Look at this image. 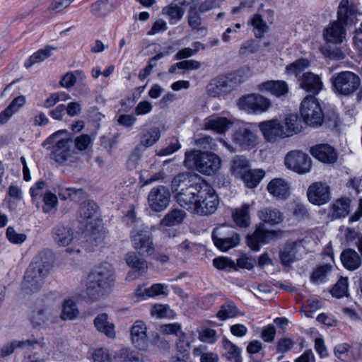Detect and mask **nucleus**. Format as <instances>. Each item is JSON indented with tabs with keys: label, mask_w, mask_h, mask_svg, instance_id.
I'll list each match as a JSON object with an SVG mask.
<instances>
[{
	"label": "nucleus",
	"mask_w": 362,
	"mask_h": 362,
	"mask_svg": "<svg viewBox=\"0 0 362 362\" xmlns=\"http://www.w3.org/2000/svg\"><path fill=\"white\" fill-rule=\"evenodd\" d=\"M182 207L191 213L200 216L214 214L219 204V199L215 190L209 185L199 184L192 187L180 199Z\"/></svg>",
	"instance_id": "nucleus-1"
},
{
	"label": "nucleus",
	"mask_w": 362,
	"mask_h": 362,
	"mask_svg": "<svg viewBox=\"0 0 362 362\" xmlns=\"http://www.w3.org/2000/svg\"><path fill=\"white\" fill-rule=\"evenodd\" d=\"M52 262V254L47 251L39 252L33 258L22 282V290L25 293L32 294L41 289L44 279L51 269Z\"/></svg>",
	"instance_id": "nucleus-2"
},
{
	"label": "nucleus",
	"mask_w": 362,
	"mask_h": 362,
	"mask_svg": "<svg viewBox=\"0 0 362 362\" xmlns=\"http://www.w3.org/2000/svg\"><path fill=\"white\" fill-rule=\"evenodd\" d=\"M114 276L113 268L107 263L93 269L86 280V292L89 298L95 300L103 296L114 281Z\"/></svg>",
	"instance_id": "nucleus-3"
},
{
	"label": "nucleus",
	"mask_w": 362,
	"mask_h": 362,
	"mask_svg": "<svg viewBox=\"0 0 362 362\" xmlns=\"http://www.w3.org/2000/svg\"><path fill=\"white\" fill-rule=\"evenodd\" d=\"M251 76L250 69L243 67L227 76H217L208 84L207 92L214 98L227 95Z\"/></svg>",
	"instance_id": "nucleus-4"
},
{
	"label": "nucleus",
	"mask_w": 362,
	"mask_h": 362,
	"mask_svg": "<svg viewBox=\"0 0 362 362\" xmlns=\"http://www.w3.org/2000/svg\"><path fill=\"white\" fill-rule=\"evenodd\" d=\"M185 164L189 168H196L202 174L211 175L221 168V160L214 153L193 151L186 152Z\"/></svg>",
	"instance_id": "nucleus-5"
},
{
	"label": "nucleus",
	"mask_w": 362,
	"mask_h": 362,
	"mask_svg": "<svg viewBox=\"0 0 362 362\" xmlns=\"http://www.w3.org/2000/svg\"><path fill=\"white\" fill-rule=\"evenodd\" d=\"M63 132H57L43 142V145L52 144V158L59 163L75 161V152L71 149L72 140L69 138H61Z\"/></svg>",
	"instance_id": "nucleus-6"
},
{
	"label": "nucleus",
	"mask_w": 362,
	"mask_h": 362,
	"mask_svg": "<svg viewBox=\"0 0 362 362\" xmlns=\"http://www.w3.org/2000/svg\"><path fill=\"white\" fill-rule=\"evenodd\" d=\"M333 91L339 96H350L361 86V78L355 73L344 71L335 74L330 79Z\"/></svg>",
	"instance_id": "nucleus-7"
},
{
	"label": "nucleus",
	"mask_w": 362,
	"mask_h": 362,
	"mask_svg": "<svg viewBox=\"0 0 362 362\" xmlns=\"http://www.w3.org/2000/svg\"><path fill=\"white\" fill-rule=\"evenodd\" d=\"M133 248L141 256L148 257L155 252L153 236L146 226L134 228L130 233Z\"/></svg>",
	"instance_id": "nucleus-8"
},
{
	"label": "nucleus",
	"mask_w": 362,
	"mask_h": 362,
	"mask_svg": "<svg viewBox=\"0 0 362 362\" xmlns=\"http://www.w3.org/2000/svg\"><path fill=\"white\" fill-rule=\"evenodd\" d=\"M300 115L308 125L320 127L323 123L324 116L317 99L313 95H307L301 102Z\"/></svg>",
	"instance_id": "nucleus-9"
},
{
	"label": "nucleus",
	"mask_w": 362,
	"mask_h": 362,
	"mask_svg": "<svg viewBox=\"0 0 362 362\" xmlns=\"http://www.w3.org/2000/svg\"><path fill=\"white\" fill-rule=\"evenodd\" d=\"M212 239L214 245L221 251H227L240 243V238L229 226L221 225L213 230Z\"/></svg>",
	"instance_id": "nucleus-10"
},
{
	"label": "nucleus",
	"mask_w": 362,
	"mask_h": 362,
	"mask_svg": "<svg viewBox=\"0 0 362 362\" xmlns=\"http://www.w3.org/2000/svg\"><path fill=\"white\" fill-rule=\"evenodd\" d=\"M237 105L247 113L257 114L267 112L271 107V101L259 94L252 93L240 98Z\"/></svg>",
	"instance_id": "nucleus-11"
},
{
	"label": "nucleus",
	"mask_w": 362,
	"mask_h": 362,
	"mask_svg": "<svg viewBox=\"0 0 362 362\" xmlns=\"http://www.w3.org/2000/svg\"><path fill=\"white\" fill-rule=\"evenodd\" d=\"M286 166L299 174L309 173L312 168L310 157L301 151L288 152L284 160Z\"/></svg>",
	"instance_id": "nucleus-12"
},
{
	"label": "nucleus",
	"mask_w": 362,
	"mask_h": 362,
	"mask_svg": "<svg viewBox=\"0 0 362 362\" xmlns=\"http://www.w3.org/2000/svg\"><path fill=\"white\" fill-rule=\"evenodd\" d=\"M258 127L263 137L268 142L274 143L279 139L286 138L281 122L277 119L259 122Z\"/></svg>",
	"instance_id": "nucleus-13"
},
{
	"label": "nucleus",
	"mask_w": 362,
	"mask_h": 362,
	"mask_svg": "<svg viewBox=\"0 0 362 362\" xmlns=\"http://www.w3.org/2000/svg\"><path fill=\"white\" fill-rule=\"evenodd\" d=\"M170 194L168 189L163 186L153 188L148 196L150 208L154 211H162L169 204Z\"/></svg>",
	"instance_id": "nucleus-14"
},
{
	"label": "nucleus",
	"mask_w": 362,
	"mask_h": 362,
	"mask_svg": "<svg viewBox=\"0 0 362 362\" xmlns=\"http://www.w3.org/2000/svg\"><path fill=\"white\" fill-rule=\"evenodd\" d=\"M360 15L356 5L349 0H341L337 10V21L344 25H355Z\"/></svg>",
	"instance_id": "nucleus-15"
},
{
	"label": "nucleus",
	"mask_w": 362,
	"mask_h": 362,
	"mask_svg": "<svg viewBox=\"0 0 362 362\" xmlns=\"http://www.w3.org/2000/svg\"><path fill=\"white\" fill-rule=\"evenodd\" d=\"M233 141L243 150L255 148L259 142L258 136L247 127H241L233 134Z\"/></svg>",
	"instance_id": "nucleus-16"
},
{
	"label": "nucleus",
	"mask_w": 362,
	"mask_h": 362,
	"mask_svg": "<svg viewBox=\"0 0 362 362\" xmlns=\"http://www.w3.org/2000/svg\"><path fill=\"white\" fill-rule=\"evenodd\" d=\"M191 176L187 173H182L174 177L171 182V189L173 192H176L175 199L177 202L182 206L180 199L187 194L190 188L198 187L199 184H192Z\"/></svg>",
	"instance_id": "nucleus-17"
},
{
	"label": "nucleus",
	"mask_w": 362,
	"mask_h": 362,
	"mask_svg": "<svg viewBox=\"0 0 362 362\" xmlns=\"http://www.w3.org/2000/svg\"><path fill=\"white\" fill-rule=\"evenodd\" d=\"M307 196L311 203L322 205L329 200V187L320 182L313 183L308 189Z\"/></svg>",
	"instance_id": "nucleus-18"
},
{
	"label": "nucleus",
	"mask_w": 362,
	"mask_h": 362,
	"mask_svg": "<svg viewBox=\"0 0 362 362\" xmlns=\"http://www.w3.org/2000/svg\"><path fill=\"white\" fill-rule=\"evenodd\" d=\"M339 21L330 23L323 31L324 40L327 43L341 44L346 39V30Z\"/></svg>",
	"instance_id": "nucleus-19"
},
{
	"label": "nucleus",
	"mask_w": 362,
	"mask_h": 362,
	"mask_svg": "<svg viewBox=\"0 0 362 362\" xmlns=\"http://www.w3.org/2000/svg\"><path fill=\"white\" fill-rule=\"evenodd\" d=\"M298 83L301 88L314 95H317L324 87L321 77L310 71L303 73Z\"/></svg>",
	"instance_id": "nucleus-20"
},
{
	"label": "nucleus",
	"mask_w": 362,
	"mask_h": 362,
	"mask_svg": "<svg viewBox=\"0 0 362 362\" xmlns=\"http://www.w3.org/2000/svg\"><path fill=\"white\" fill-rule=\"evenodd\" d=\"M274 236V231L267 230L258 226L252 235H247V244L251 250L257 251L261 245L267 243Z\"/></svg>",
	"instance_id": "nucleus-21"
},
{
	"label": "nucleus",
	"mask_w": 362,
	"mask_h": 362,
	"mask_svg": "<svg viewBox=\"0 0 362 362\" xmlns=\"http://www.w3.org/2000/svg\"><path fill=\"white\" fill-rule=\"evenodd\" d=\"M147 327L141 320H136L131 329L132 343L139 349H146L148 346Z\"/></svg>",
	"instance_id": "nucleus-22"
},
{
	"label": "nucleus",
	"mask_w": 362,
	"mask_h": 362,
	"mask_svg": "<svg viewBox=\"0 0 362 362\" xmlns=\"http://www.w3.org/2000/svg\"><path fill=\"white\" fill-rule=\"evenodd\" d=\"M233 124V121L226 117L211 115L204 119V129L224 134Z\"/></svg>",
	"instance_id": "nucleus-23"
},
{
	"label": "nucleus",
	"mask_w": 362,
	"mask_h": 362,
	"mask_svg": "<svg viewBox=\"0 0 362 362\" xmlns=\"http://www.w3.org/2000/svg\"><path fill=\"white\" fill-rule=\"evenodd\" d=\"M310 153L315 158L325 163H333L337 159L336 151L329 144L315 145L311 148Z\"/></svg>",
	"instance_id": "nucleus-24"
},
{
	"label": "nucleus",
	"mask_w": 362,
	"mask_h": 362,
	"mask_svg": "<svg viewBox=\"0 0 362 362\" xmlns=\"http://www.w3.org/2000/svg\"><path fill=\"white\" fill-rule=\"evenodd\" d=\"M259 91L269 93L276 97H281L288 92V86L284 81H267L257 86Z\"/></svg>",
	"instance_id": "nucleus-25"
},
{
	"label": "nucleus",
	"mask_w": 362,
	"mask_h": 362,
	"mask_svg": "<svg viewBox=\"0 0 362 362\" xmlns=\"http://www.w3.org/2000/svg\"><path fill=\"white\" fill-rule=\"evenodd\" d=\"M97 209V204L93 201L82 203L78 209V222L85 226L91 224L96 218Z\"/></svg>",
	"instance_id": "nucleus-26"
},
{
	"label": "nucleus",
	"mask_w": 362,
	"mask_h": 362,
	"mask_svg": "<svg viewBox=\"0 0 362 362\" xmlns=\"http://www.w3.org/2000/svg\"><path fill=\"white\" fill-rule=\"evenodd\" d=\"M93 325L98 332L110 339L115 338V327L112 322L109 321L107 314L100 313L93 320Z\"/></svg>",
	"instance_id": "nucleus-27"
},
{
	"label": "nucleus",
	"mask_w": 362,
	"mask_h": 362,
	"mask_svg": "<svg viewBox=\"0 0 362 362\" xmlns=\"http://www.w3.org/2000/svg\"><path fill=\"white\" fill-rule=\"evenodd\" d=\"M268 192L274 197L285 199L290 194V187L286 181L281 178L271 180L267 185Z\"/></svg>",
	"instance_id": "nucleus-28"
},
{
	"label": "nucleus",
	"mask_w": 362,
	"mask_h": 362,
	"mask_svg": "<svg viewBox=\"0 0 362 362\" xmlns=\"http://www.w3.org/2000/svg\"><path fill=\"white\" fill-rule=\"evenodd\" d=\"M195 7H191L188 11L187 23L191 29L201 37L207 35L208 28L203 23L202 18Z\"/></svg>",
	"instance_id": "nucleus-29"
},
{
	"label": "nucleus",
	"mask_w": 362,
	"mask_h": 362,
	"mask_svg": "<svg viewBox=\"0 0 362 362\" xmlns=\"http://www.w3.org/2000/svg\"><path fill=\"white\" fill-rule=\"evenodd\" d=\"M54 242L61 247H66L74 240V232L67 226H57L52 231Z\"/></svg>",
	"instance_id": "nucleus-30"
},
{
	"label": "nucleus",
	"mask_w": 362,
	"mask_h": 362,
	"mask_svg": "<svg viewBox=\"0 0 362 362\" xmlns=\"http://www.w3.org/2000/svg\"><path fill=\"white\" fill-rule=\"evenodd\" d=\"M283 130L286 137L291 136L301 132L303 129L302 121L298 115L292 114L288 115L283 122H281Z\"/></svg>",
	"instance_id": "nucleus-31"
},
{
	"label": "nucleus",
	"mask_w": 362,
	"mask_h": 362,
	"mask_svg": "<svg viewBox=\"0 0 362 362\" xmlns=\"http://www.w3.org/2000/svg\"><path fill=\"white\" fill-rule=\"evenodd\" d=\"M250 168V161L243 156H235L230 164V173L237 178H240Z\"/></svg>",
	"instance_id": "nucleus-32"
},
{
	"label": "nucleus",
	"mask_w": 362,
	"mask_h": 362,
	"mask_svg": "<svg viewBox=\"0 0 362 362\" xmlns=\"http://www.w3.org/2000/svg\"><path fill=\"white\" fill-rule=\"evenodd\" d=\"M25 97L19 95L16 97L9 105L0 112V124H4L25 105Z\"/></svg>",
	"instance_id": "nucleus-33"
},
{
	"label": "nucleus",
	"mask_w": 362,
	"mask_h": 362,
	"mask_svg": "<svg viewBox=\"0 0 362 362\" xmlns=\"http://www.w3.org/2000/svg\"><path fill=\"white\" fill-rule=\"evenodd\" d=\"M351 201L348 198H339L331 205L330 215L333 218L346 217L350 212Z\"/></svg>",
	"instance_id": "nucleus-34"
},
{
	"label": "nucleus",
	"mask_w": 362,
	"mask_h": 362,
	"mask_svg": "<svg viewBox=\"0 0 362 362\" xmlns=\"http://www.w3.org/2000/svg\"><path fill=\"white\" fill-rule=\"evenodd\" d=\"M259 218L264 223L270 225L280 223L283 219V214L276 208L267 207L258 211Z\"/></svg>",
	"instance_id": "nucleus-35"
},
{
	"label": "nucleus",
	"mask_w": 362,
	"mask_h": 362,
	"mask_svg": "<svg viewBox=\"0 0 362 362\" xmlns=\"http://www.w3.org/2000/svg\"><path fill=\"white\" fill-rule=\"evenodd\" d=\"M341 260L344 267L349 270L358 269L361 263L360 256L352 249L344 250L341 254Z\"/></svg>",
	"instance_id": "nucleus-36"
},
{
	"label": "nucleus",
	"mask_w": 362,
	"mask_h": 362,
	"mask_svg": "<svg viewBox=\"0 0 362 362\" xmlns=\"http://www.w3.org/2000/svg\"><path fill=\"white\" fill-rule=\"evenodd\" d=\"M186 213L181 209H173L168 212L160 221V226L173 227L180 224L185 218Z\"/></svg>",
	"instance_id": "nucleus-37"
},
{
	"label": "nucleus",
	"mask_w": 362,
	"mask_h": 362,
	"mask_svg": "<svg viewBox=\"0 0 362 362\" xmlns=\"http://www.w3.org/2000/svg\"><path fill=\"white\" fill-rule=\"evenodd\" d=\"M265 172L262 169H250L240 177L248 188H255L264 177Z\"/></svg>",
	"instance_id": "nucleus-38"
},
{
	"label": "nucleus",
	"mask_w": 362,
	"mask_h": 362,
	"mask_svg": "<svg viewBox=\"0 0 362 362\" xmlns=\"http://www.w3.org/2000/svg\"><path fill=\"white\" fill-rule=\"evenodd\" d=\"M125 260L127 265L139 274L146 273L148 270V262L139 257L135 252H129L126 255Z\"/></svg>",
	"instance_id": "nucleus-39"
},
{
	"label": "nucleus",
	"mask_w": 362,
	"mask_h": 362,
	"mask_svg": "<svg viewBox=\"0 0 362 362\" xmlns=\"http://www.w3.org/2000/svg\"><path fill=\"white\" fill-rule=\"evenodd\" d=\"M334 352L339 359L346 362L351 361L358 357L356 349L346 343L337 345Z\"/></svg>",
	"instance_id": "nucleus-40"
},
{
	"label": "nucleus",
	"mask_w": 362,
	"mask_h": 362,
	"mask_svg": "<svg viewBox=\"0 0 362 362\" xmlns=\"http://www.w3.org/2000/svg\"><path fill=\"white\" fill-rule=\"evenodd\" d=\"M233 218L240 227H247L250 223V205L244 204L240 208L235 209L233 213Z\"/></svg>",
	"instance_id": "nucleus-41"
},
{
	"label": "nucleus",
	"mask_w": 362,
	"mask_h": 362,
	"mask_svg": "<svg viewBox=\"0 0 362 362\" xmlns=\"http://www.w3.org/2000/svg\"><path fill=\"white\" fill-rule=\"evenodd\" d=\"M113 0H98L92 4L90 6L91 13L96 17H104L111 12L113 8Z\"/></svg>",
	"instance_id": "nucleus-42"
},
{
	"label": "nucleus",
	"mask_w": 362,
	"mask_h": 362,
	"mask_svg": "<svg viewBox=\"0 0 362 362\" xmlns=\"http://www.w3.org/2000/svg\"><path fill=\"white\" fill-rule=\"evenodd\" d=\"M54 318V316L52 311L47 308H45L33 312L31 321L35 326H40L52 322Z\"/></svg>",
	"instance_id": "nucleus-43"
},
{
	"label": "nucleus",
	"mask_w": 362,
	"mask_h": 362,
	"mask_svg": "<svg viewBox=\"0 0 362 362\" xmlns=\"http://www.w3.org/2000/svg\"><path fill=\"white\" fill-rule=\"evenodd\" d=\"M297 252L296 243L286 244L280 251V259L281 263L285 266H288L296 261Z\"/></svg>",
	"instance_id": "nucleus-44"
},
{
	"label": "nucleus",
	"mask_w": 362,
	"mask_h": 362,
	"mask_svg": "<svg viewBox=\"0 0 362 362\" xmlns=\"http://www.w3.org/2000/svg\"><path fill=\"white\" fill-rule=\"evenodd\" d=\"M52 49L53 48L50 47H45L43 49H39L25 62V67L29 69L35 64L44 62L51 56Z\"/></svg>",
	"instance_id": "nucleus-45"
},
{
	"label": "nucleus",
	"mask_w": 362,
	"mask_h": 362,
	"mask_svg": "<svg viewBox=\"0 0 362 362\" xmlns=\"http://www.w3.org/2000/svg\"><path fill=\"white\" fill-rule=\"evenodd\" d=\"M310 66V62L305 58L298 59L286 66V72L294 74L298 78L306 69Z\"/></svg>",
	"instance_id": "nucleus-46"
},
{
	"label": "nucleus",
	"mask_w": 362,
	"mask_h": 362,
	"mask_svg": "<svg viewBox=\"0 0 362 362\" xmlns=\"http://www.w3.org/2000/svg\"><path fill=\"white\" fill-rule=\"evenodd\" d=\"M85 79L86 75L83 71L81 70L69 71L63 76L60 85L64 88H69L74 86L76 81H83Z\"/></svg>",
	"instance_id": "nucleus-47"
},
{
	"label": "nucleus",
	"mask_w": 362,
	"mask_h": 362,
	"mask_svg": "<svg viewBox=\"0 0 362 362\" xmlns=\"http://www.w3.org/2000/svg\"><path fill=\"white\" fill-rule=\"evenodd\" d=\"M34 344H36V341L30 340L11 341L0 348V357H6L11 354L17 347L25 348L28 346H32Z\"/></svg>",
	"instance_id": "nucleus-48"
},
{
	"label": "nucleus",
	"mask_w": 362,
	"mask_h": 362,
	"mask_svg": "<svg viewBox=\"0 0 362 362\" xmlns=\"http://www.w3.org/2000/svg\"><path fill=\"white\" fill-rule=\"evenodd\" d=\"M250 24L253 27L255 35L256 37L261 38L264 36V33L268 31L269 25L261 18L260 14H255L250 18Z\"/></svg>",
	"instance_id": "nucleus-49"
},
{
	"label": "nucleus",
	"mask_w": 362,
	"mask_h": 362,
	"mask_svg": "<svg viewBox=\"0 0 362 362\" xmlns=\"http://www.w3.org/2000/svg\"><path fill=\"white\" fill-rule=\"evenodd\" d=\"M78 313L76 304L71 300H66L62 305L60 317L63 320H72L78 316Z\"/></svg>",
	"instance_id": "nucleus-50"
},
{
	"label": "nucleus",
	"mask_w": 362,
	"mask_h": 362,
	"mask_svg": "<svg viewBox=\"0 0 362 362\" xmlns=\"http://www.w3.org/2000/svg\"><path fill=\"white\" fill-rule=\"evenodd\" d=\"M160 137V132L158 128L153 127L144 133L141 139V144L145 147L153 146Z\"/></svg>",
	"instance_id": "nucleus-51"
},
{
	"label": "nucleus",
	"mask_w": 362,
	"mask_h": 362,
	"mask_svg": "<svg viewBox=\"0 0 362 362\" xmlns=\"http://www.w3.org/2000/svg\"><path fill=\"white\" fill-rule=\"evenodd\" d=\"M223 344L226 355L230 360H233L235 362L242 361L240 351L236 345L226 339H223Z\"/></svg>",
	"instance_id": "nucleus-52"
},
{
	"label": "nucleus",
	"mask_w": 362,
	"mask_h": 362,
	"mask_svg": "<svg viewBox=\"0 0 362 362\" xmlns=\"http://www.w3.org/2000/svg\"><path fill=\"white\" fill-rule=\"evenodd\" d=\"M168 54V52H160L156 54L154 57H151L148 62V65H146L143 69L139 71V78L141 81H144L147 76H148L153 67L156 66V62L158 60L160 59L163 57Z\"/></svg>",
	"instance_id": "nucleus-53"
},
{
	"label": "nucleus",
	"mask_w": 362,
	"mask_h": 362,
	"mask_svg": "<svg viewBox=\"0 0 362 362\" xmlns=\"http://www.w3.org/2000/svg\"><path fill=\"white\" fill-rule=\"evenodd\" d=\"M214 266L219 269L226 272L236 270V264L234 261L226 257H221L214 259Z\"/></svg>",
	"instance_id": "nucleus-54"
},
{
	"label": "nucleus",
	"mask_w": 362,
	"mask_h": 362,
	"mask_svg": "<svg viewBox=\"0 0 362 362\" xmlns=\"http://www.w3.org/2000/svg\"><path fill=\"white\" fill-rule=\"evenodd\" d=\"M332 266L325 264L317 267L312 274L310 279L314 284H320L323 282L327 274L330 272Z\"/></svg>",
	"instance_id": "nucleus-55"
},
{
	"label": "nucleus",
	"mask_w": 362,
	"mask_h": 362,
	"mask_svg": "<svg viewBox=\"0 0 362 362\" xmlns=\"http://www.w3.org/2000/svg\"><path fill=\"white\" fill-rule=\"evenodd\" d=\"M238 315V309L233 304L223 305L218 311L216 316L221 320H226Z\"/></svg>",
	"instance_id": "nucleus-56"
},
{
	"label": "nucleus",
	"mask_w": 362,
	"mask_h": 362,
	"mask_svg": "<svg viewBox=\"0 0 362 362\" xmlns=\"http://www.w3.org/2000/svg\"><path fill=\"white\" fill-rule=\"evenodd\" d=\"M331 293L336 298H342L348 293V279L347 278H341L333 286Z\"/></svg>",
	"instance_id": "nucleus-57"
},
{
	"label": "nucleus",
	"mask_w": 362,
	"mask_h": 362,
	"mask_svg": "<svg viewBox=\"0 0 362 362\" xmlns=\"http://www.w3.org/2000/svg\"><path fill=\"white\" fill-rule=\"evenodd\" d=\"M162 13L168 16L171 20L180 21L184 14L183 10L176 4L173 3L170 5L163 8Z\"/></svg>",
	"instance_id": "nucleus-58"
},
{
	"label": "nucleus",
	"mask_w": 362,
	"mask_h": 362,
	"mask_svg": "<svg viewBox=\"0 0 362 362\" xmlns=\"http://www.w3.org/2000/svg\"><path fill=\"white\" fill-rule=\"evenodd\" d=\"M112 358L113 355L105 348L96 349L92 353L93 362H110Z\"/></svg>",
	"instance_id": "nucleus-59"
},
{
	"label": "nucleus",
	"mask_w": 362,
	"mask_h": 362,
	"mask_svg": "<svg viewBox=\"0 0 362 362\" xmlns=\"http://www.w3.org/2000/svg\"><path fill=\"white\" fill-rule=\"evenodd\" d=\"M176 350L180 354L183 356L187 355L190 350V343L187 339L186 334L182 332L177 337L176 341Z\"/></svg>",
	"instance_id": "nucleus-60"
},
{
	"label": "nucleus",
	"mask_w": 362,
	"mask_h": 362,
	"mask_svg": "<svg viewBox=\"0 0 362 362\" xmlns=\"http://www.w3.org/2000/svg\"><path fill=\"white\" fill-rule=\"evenodd\" d=\"M6 237L13 244H22L27 238L25 234L17 233L11 226L7 228Z\"/></svg>",
	"instance_id": "nucleus-61"
},
{
	"label": "nucleus",
	"mask_w": 362,
	"mask_h": 362,
	"mask_svg": "<svg viewBox=\"0 0 362 362\" xmlns=\"http://www.w3.org/2000/svg\"><path fill=\"white\" fill-rule=\"evenodd\" d=\"M203 347H197L194 349L193 354L194 356L200 355L201 362H218V356L213 352H202Z\"/></svg>",
	"instance_id": "nucleus-62"
},
{
	"label": "nucleus",
	"mask_w": 362,
	"mask_h": 362,
	"mask_svg": "<svg viewBox=\"0 0 362 362\" xmlns=\"http://www.w3.org/2000/svg\"><path fill=\"white\" fill-rule=\"evenodd\" d=\"M195 144L204 149L216 150L217 144L210 136H204L195 140Z\"/></svg>",
	"instance_id": "nucleus-63"
},
{
	"label": "nucleus",
	"mask_w": 362,
	"mask_h": 362,
	"mask_svg": "<svg viewBox=\"0 0 362 362\" xmlns=\"http://www.w3.org/2000/svg\"><path fill=\"white\" fill-rule=\"evenodd\" d=\"M43 201L45 205L42 207V210L45 213L50 212L57 204V196L51 192H47L44 195Z\"/></svg>",
	"instance_id": "nucleus-64"
}]
</instances>
